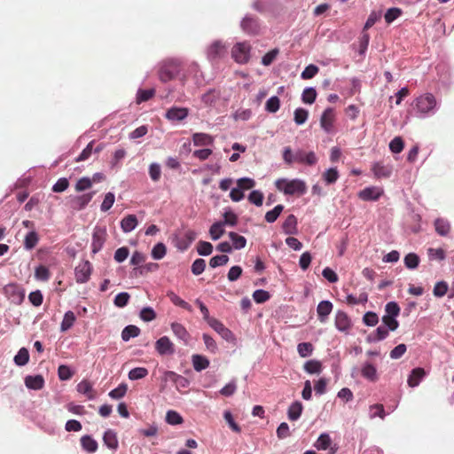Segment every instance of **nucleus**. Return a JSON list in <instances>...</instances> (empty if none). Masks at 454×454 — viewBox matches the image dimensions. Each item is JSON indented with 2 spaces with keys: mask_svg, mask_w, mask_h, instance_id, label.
<instances>
[{
  "mask_svg": "<svg viewBox=\"0 0 454 454\" xmlns=\"http://www.w3.org/2000/svg\"><path fill=\"white\" fill-rule=\"evenodd\" d=\"M333 310V303L329 301H322L318 303L317 308V313L318 319L321 323H325L327 320L328 316Z\"/></svg>",
  "mask_w": 454,
  "mask_h": 454,
  "instance_id": "nucleus-16",
  "label": "nucleus"
},
{
  "mask_svg": "<svg viewBox=\"0 0 454 454\" xmlns=\"http://www.w3.org/2000/svg\"><path fill=\"white\" fill-rule=\"evenodd\" d=\"M4 293L8 295H11L15 300H22L24 297V293L22 289L16 284H9L4 286Z\"/></svg>",
  "mask_w": 454,
  "mask_h": 454,
  "instance_id": "nucleus-28",
  "label": "nucleus"
},
{
  "mask_svg": "<svg viewBox=\"0 0 454 454\" xmlns=\"http://www.w3.org/2000/svg\"><path fill=\"white\" fill-rule=\"evenodd\" d=\"M155 94V90L153 89L149 90H138L137 93L136 101L137 104H141L142 102H145L152 98Z\"/></svg>",
  "mask_w": 454,
  "mask_h": 454,
  "instance_id": "nucleus-45",
  "label": "nucleus"
},
{
  "mask_svg": "<svg viewBox=\"0 0 454 454\" xmlns=\"http://www.w3.org/2000/svg\"><path fill=\"white\" fill-rule=\"evenodd\" d=\"M426 372L423 368L417 367L411 372L408 378V385L411 387H415L419 385L422 379L425 377Z\"/></svg>",
  "mask_w": 454,
  "mask_h": 454,
  "instance_id": "nucleus-20",
  "label": "nucleus"
},
{
  "mask_svg": "<svg viewBox=\"0 0 454 454\" xmlns=\"http://www.w3.org/2000/svg\"><path fill=\"white\" fill-rule=\"evenodd\" d=\"M197 233L192 230H188L184 232V238L179 241V247L186 249L196 239Z\"/></svg>",
  "mask_w": 454,
  "mask_h": 454,
  "instance_id": "nucleus-34",
  "label": "nucleus"
},
{
  "mask_svg": "<svg viewBox=\"0 0 454 454\" xmlns=\"http://www.w3.org/2000/svg\"><path fill=\"white\" fill-rule=\"evenodd\" d=\"M304 370L310 374L320 373L322 371V364L317 360H309L304 364Z\"/></svg>",
  "mask_w": 454,
  "mask_h": 454,
  "instance_id": "nucleus-37",
  "label": "nucleus"
},
{
  "mask_svg": "<svg viewBox=\"0 0 454 454\" xmlns=\"http://www.w3.org/2000/svg\"><path fill=\"white\" fill-rule=\"evenodd\" d=\"M25 385L33 390H41L44 387V379L42 375H28L25 378Z\"/></svg>",
  "mask_w": 454,
  "mask_h": 454,
  "instance_id": "nucleus-19",
  "label": "nucleus"
},
{
  "mask_svg": "<svg viewBox=\"0 0 454 454\" xmlns=\"http://www.w3.org/2000/svg\"><path fill=\"white\" fill-rule=\"evenodd\" d=\"M207 58L210 60H215L223 58L226 55L227 51L225 45L222 42L215 41L207 48Z\"/></svg>",
  "mask_w": 454,
  "mask_h": 454,
  "instance_id": "nucleus-9",
  "label": "nucleus"
},
{
  "mask_svg": "<svg viewBox=\"0 0 454 454\" xmlns=\"http://www.w3.org/2000/svg\"><path fill=\"white\" fill-rule=\"evenodd\" d=\"M192 365L195 371L200 372L209 365V361L200 355H193L192 356Z\"/></svg>",
  "mask_w": 454,
  "mask_h": 454,
  "instance_id": "nucleus-35",
  "label": "nucleus"
},
{
  "mask_svg": "<svg viewBox=\"0 0 454 454\" xmlns=\"http://www.w3.org/2000/svg\"><path fill=\"white\" fill-rule=\"evenodd\" d=\"M308 116V111L303 108H297L294 111V121L298 125L303 124L307 121Z\"/></svg>",
  "mask_w": 454,
  "mask_h": 454,
  "instance_id": "nucleus-63",
  "label": "nucleus"
},
{
  "mask_svg": "<svg viewBox=\"0 0 454 454\" xmlns=\"http://www.w3.org/2000/svg\"><path fill=\"white\" fill-rule=\"evenodd\" d=\"M148 375V370L145 367H136L129 372V379L137 380L145 378Z\"/></svg>",
  "mask_w": 454,
  "mask_h": 454,
  "instance_id": "nucleus-41",
  "label": "nucleus"
},
{
  "mask_svg": "<svg viewBox=\"0 0 454 454\" xmlns=\"http://www.w3.org/2000/svg\"><path fill=\"white\" fill-rule=\"evenodd\" d=\"M283 231L286 234H296L297 230V218L294 215H289L282 224Z\"/></svg>",
  "mask_w": 454,
  "mask_h": 454,
  "instance_id": "nucleus-23",
  "label": "nucleus"
},
{
  "mask_svg": "<svg viewBox=\"0 0 454 454\" xmlns=\"http://www.w3.org/2000/svg\"><path fill=\"white\" fill-rule=\"evenodd\" d=\"M251 45L247 42L237 43L231 49V57L239 64L247 63L250 59Z\"/></svg>",
  "mask_w": 454,
  "mask_h": 454,
  "instance_id": "nucleus-3",
  "label": "nucleus"
},
{
  "mask_svg": "<svg viewBox=\"0 0 454 454\" xmlns=\"http://www.w3.org/2000/svg\"><path fill=\"white\" fill-rule=\"evenodd\" d=\"M214 141V137L207 133H194L192 135V142L195 146L211 145Z\"/></svg>",
  "mask_w": 454,
  "mask_h": 454,
  "instance_id": "nucleus-21",
  "label": "nucleus"
},
{
  "mask_svg": "<svg viewBox=\"0 0 454 454\" xmlns=\"http://www.w3.org/2000/svg\"><path fill=\"white\" fill-rule=\"evenodd\" d=\"M229 237L232 241V246L235 249L244 248L247 245V239L245 237L239 235L236 232L231 231Z\"/></svg>",
  "mask_w": 454,
  "mask_h": 454,
  "instance_id": "nucleus-38",
  "label": "nucleus"
},
{
  "mask_svg": "<svg viewBox=\"0 0 454 454\" xmlns=\"http://www.w3.org/2000/svg\"><path fill=\"white\" fill-rule=\"evenodd\" d=\"M434 228L440 236H447L451 230L450 222L443 218H437L434 221Z\"/></svg>",
  "mask_w": 454,
  "mask_h": 454,
  "instance_id": "nucleus-26",
  "label": "nucleus"
},
{
  "mask_svg": "<svg viewBox=\"0 0 454 454\" xmlns=\"http://www.w3.org/2000/svg\"><path fill=\"white\" fill-rule=\"evenodd\" d=\"M181 62L177 59H168L162 63L159 69V78L162 82H168L180 74Z\"/></svg>",
  "mask_w": 454,
  "mask_h": 454,
  "instance_id": "nucleus-2",
  "label": "nucleus"
},
{
  "mask_svg": "<svg viewBox=\"0 0 454 454\" xmlns=\"http://www.w3.org/2000/svg\"><path fill=\"white\" fill-rule=\"evenodd\" d=\"M155 348L160 355H171L175 352L174 345L167 336H163L156 341Z\"/></svg>",
  "mask_w": 454,
  "mask_h": 454,
  "instance_id": "nucleus-12",
  "label": "nucleus"
},
{
  "mask_svg": "<svg viewBox=\"0 0 454 454\" xmlns=\"http://www.w3.org/2000/svg\"><path fill=\"white\" fill-rule=\"evenodd\" d=\"M104 443L111 450L118 448V439L114 431L108 429L105 432L103 436Z\"/></svg>",
  "mask_w": 454,
  "mask_h": 454,
  "instance_id": "nucleus-27",
  "label": "nucleus"
},
{
  "mask_svg": "<svg viewBox=\"0 0 454 454\" xmlns=\"http://www.w3.org/2000/svg\"><path fill=\"white\" fill-rule=\"evenodd\" d=\"M129 298L130 295L128 293L122 292L115 296L114 303L118 308H123L128 304Z\"/></svg>",
  "mask_w": 454,
  "mask_h": 454,
  "instance_id": "nucleus-59",
  "label": "nucleus"
},
{
  "mask_svg": "<svg viewBox=\"0 0 454 454\" xmlns=\"http://www.w3.org/2000/svg\"><path fill=\"white\" fill-rule=\"evenodd\" d=\"M208 325L217 332L223 339L230 340L232 336L231 332L226 328L223 323H221L218 319L213 318L209 321Z\"/></svg>",
  "mask_w": 454,
  "mask_h": 454,
  "instance_id": "nucleus-22",
  "label": "nucleus"
},
{
  "mask_svg": "<svg viewBox=\"0 0 454 454\" xmlns=\"http://www.w3.org/2000/svg\"><path fill=\"white\" fill-rule=\"evenodd\" d=\"M171 329L177 338H179L183 340H186L188 339L189 333L186 331V329L184 328V326L182 325L181 324L173 323L171 325Z\"/></svg>",
  "mask_w": 454,
  "mask_h": 454,
  "instance_id": "nucleus-43",
  "label": "nucleus"
},
{
  "mask_svg": "<svg viewBox=\"0 0 454 454\" xmlns=\"http://www.w3.org/2000/svg\"><path fill=\"white\" fill-rule=\"evenodd\" d=\"M241 27L244 32L249 35H258L260 25L256 18L246 16L241 21Z\"/></svg>",
  "mask_w": 454,
  "mask_h": 454,
  "instance_id": "nucleus-11",
  "label": "nucleus"
},
{
  "mask_svg": "<svg viewBox=\"0 0 454 454\" xmlns=\"http://www.w3.org/2000/svg\"><path fill=\"white\" fill-rule=\"evenodd\" d=\"M294 161L313 166L317 162V158L313 152L307 153L303 150H297L294 153Z\"/></svg>",
  "mask_w": 454,
  "mask_h": 454,
  "instance_id": "nucleus-10",
  "label": "nucleus"
},
{
  "mask_svg": "<svg viewBox=\"0 0 454 454\" xmlns=\"http://www.w3.org/2000/svg\"><path fill=\"white\" fill-rule=\"evenodd\" d=\"M361 374L364 379L372 382H375L379 379L376 367L369 362H365L362 365Z\"/></svg>",
  "mask_w": 454,
  "mask_h": 454,
  "instance_id": "nucleus-18",
  "label": "nucleus"
},
{
  "mask_svg": "<svg viewBox=\"0 0 454 454\" xmlns=\"http://www.w3.org/2000/svg\"><path fill=\"white\" fill-rule=\"evenodd\" d=\"M94 192L85 193L79 196H70L68 204L74 210L80 211L83 209L92 200Z\"/></svg>",
  "mask_w": 454,
  "mask_h": 454,
  "instance_id": "nucleus-6",
  "label": "nucleus"
},
{
  "mask_svg": "<svg viewBox=\"0 0 454 454\" xmlns=\"http://www.w3.org/2000/svg\"><path fill=\"white\" fill-rule=\"evenodd\" d=\"M224 233L223 223L216 222L209 229V234L213 240L219 239Z\"/></svg>",
  "mask_w": 454,
  "mask_h": 454,
  "instance_id": "nucleus-36",
  "label": "nucleus"
},
{
  "mask_svg": "<svg viewBox=\"0 0 454 454\" xmlns=\"http://www.w3.org/2000/svg\"><path fill=\"white\" fill-rule=\"evenodd\" d=\"M278 54L279 50L277 48L270 51L262 58V64L265 67L270 66L276 60Z\"/></svg>",
  "mask_w": 454,
  "mask_h": 454,
  "instance_id": "nucleus-48",
  "label": "nucleus"
},
{
  "mask_svg": "<svg viewBox=\"0 0 454 454\" xmlns=\"http://www.w3.org/2000/svg\"><path fill=\"white\" fill-rule=\"evenodd\" d=\"M115 200L114 194L113 192H107L105 196V199L101 204V210L103 212L108 211L114 205Z\"/></svg>",
  "mask_w": 454,
  "mask_h": 454,
  "instance_id": "nucleus-64",
  "label": "nucleus"
},
{
  "mask_svg": "<svg viewBox=\"0 0 454 454\" xmlns=\"http://www.w3.org/2000/svg\"><path fill=\"white\" fill-rule=\"evenodd\" d=\"M248 200L250 203L254 204L255 206H262L263 201V193L260 191L254 190L250 192L248 196Z\"/></svg>",
  "mask_w": 454,
  "mask_h": 454,
  "instance_id": "nucleus-62",
  "label": "nucleus"
},
{
  "mask_svg": "<svg viewBox=\"0 0 454 454\" xmlns=\"http://www.w3.org/2000/svg\"><path fill=\"white\" fill-rule=\"evenodd\" d=\"M75 320L76 317L73 311L69 310L66 312L60 325L61 332H67L74 325Z\"/></svg>",
  "mask_w": 454,
  "mask_h": 454,
  "instance_id": "nucleus-31",
  "label": "nucleus"
},
{
  "mask_svg": "<svg viewBox=\"0 0 454 454\" xmlns=\"http://www.w3.org/2000/svg\"><path fill=\"white\" fill-rule=\"evenodd\" d=\"M284 209L283 205H277L272 210H270L265 215V220L267 223H274L278 217L280 215Z\"/></svg>",
  "mask_w": 454,
  "mask_h": 454,
  "instance_id": "nucleus-44",
  "label": "nucleus"
},
{
  "mask_svg": "<svg viewBox=\"0 0 454 454\" xmlns=\"http://www.w3.org/2000/svg\"><path fill=\"white\" fill-rule=\"evenodd\" d=\"M402 12H403L400 8L394 7L388 9L384 15L386 22L388 24L392 23L395 20L401 16Z\"/></svg>",
  "mask_w": 454,
  "mask_h": 454,
  "instance_id": "nucleus-57",
  "label": "nucleus"
},
{
  "mask_svg": "<svg viewBox=\"0 0 454 454\" xmlns=\"http://www.w3.org/2000/svg\"><path fill=\"white\" fill-rule=\"evenodd\" d=\"M334 119L335 114L333 109H325L320 119V125L322 129H324L326 132H330L333 129Z\"/></svg>",
  "mask_w": 454,
  "mask_h": 454,
  "instance_id": "nucleus-13",
  "label": "nucleus"
},
{
  "mask_svg": "<svg viewBox=\"0 0 454 454\" xmlns=\"http://www.w3.org/2000/svg\"><path fill=\"white\" fill-rule=\"evenodd\" d=\"M39 238L35 231L28 232L24 240V247L27 250L33 249L38 243Z\"/></svg>",
  "mask_w": 454,
  "mask_h": 454,
  "instance_id": "nucleus-42",
  "label": "nucleus"
},
{
  "mask_svg": "<svg viewBox=\"0 0 454 454\" xmlns=\"http://www.w3.org/2000/svg\"><path fill=\"white\" fill-rule=\"evenodd\" d=\"M166 246L163 243H158L152 250V257L155 260H160L166 255Z\"/></svg>",
  "mask_w": 454,
  "mask_h": 454,
  "instance_id": "nucleus-50",
  "label": "nucleus"
},
{
  "mask_svg": "<svg viewBox=\"0 0 454 454\" xmlns=\"http://www.w3.org/2000/svg\"><path fill=\"white\" fill-rule=\"evenodd\" d=\"M384 191L382 188L378 186H370L361 190L358 192V197L364 201H375L378 200L383 194Z\"/></svg>",
  "mask_w": 454,
  "mask_h": 454,
  "instance_id": "nucleus-7",
  "label": "nucleus"
},
{
  "mask_svg": "<svg viewBox=\"0 0 454 454\" xmlns=\"http://www.w3.org/2000/svg\"><path fill=\"white\" fill-rule=\"evenodd\" d=\"M165 374L168 380L175 382L177 386L182 387H186L188 386L189 382H188L187 379H185L184 377L178 375L176 372H171V371L166 372Z\"/></svg>",
  "mask_w": 454,
  "mask_h": 454,
  "instance_id": "nucleus-39",
  "label": "nucleus"
},
{
  "mask_svg": "<svg viewBox=\"0 0 454 454\" xmlns=\"http://www.w3.org/2000/svg\"><path fill=\"white\" fill-rule=\"evenodd\" d=\"M188 115V109L184 107H172L168 109L165 117L171 121H183Z\"/></svg>",
  "mask_w": 454,
  "mask_h": 454,
  "instance_id": "nucleus-14",
  "label": "nucleus"
},
{
  "mask_svg": "<svg viewBox=\"0 0 454 454\" xmlns=\"http://www.w3.org/2000/svg\"><path fill=\"white\" fill-rule=\"evenodd\" d=\"M314 347L310 342H301L297 346V351L300 356L307 357L312 354Z\"/></svg>",
  "mask_w": 454,
  "mask_h": 454,
  "instance_id": "nucleus-46",
  "label": "nucleus"
},
{
  "mask_svg": "<svg viewBox=\"0 0 454 454\" xmlns=\"http://www.w3.org/2000/svg\"><path fill=\"white\" fill-rule=\"evenodd\" d=\"M213 251V246L207 241H200L197 245V252L200 255H209Z\"/></svg>",
  "mask_w": 454,
  "mask_h": 454,
  "instance_id": "nucleus-56",
  "label": "nucleus"
},
{
  "mask_svg": "<svg viewBox=\"0 0 454 454\" xmlns=\"http://www.w3.org/2000/svg\"><path fill=\"white\" fill-rule=\"evenodd\" d=\"M382 322L383 325L386 326L389 331H395L399 326L398 321L395 319V317L391 316H383Z\"/></svg>",
  "mask_w": 454,
  "mask_h": 454,
  "instance_id": "nucleus-61",
  "label": "nucleus"
},
{
  "mask_svg": "<svg viewBox=\"0 0 454 454\" xmlns=\"http://www.w3.org/2000/svg\"><path fill=\"white\" fill-rule=\"evenodd\" d=\"M427 254L430 260L442 261L445 259V251L442 248H428Z\"/></svg>",
  "mask_w": 454,
  "mask_h": 454,
  "instance_id": "nucleus-60",
  "label": "nucleus"
},
{
  "mask_svg": "<svg viewBox=\"0 0 454 454\" xmlns=\"http://www.w3.org/2000/svg\"><path fill=\"white\" fill-rule=\"evenodd\" d=\"M106 231L103 228H96L94 230L93 235H92V241H91V250L92 253L96 254L98 251L101 250L103 247L106 239Z\"/></svg>",
  "mask_w": 454,
  "mask_h": 454,
  "instance_id": "nucleus-8",
  "label": "nucleus"
},
{
  "mask_svg": "<svg viewBox=\"0 0 454 454\" xmlns=\"http://www.w3.org/2000/svg\"><path fill=\"white\" fill-rule=\"evenodd\" d=\"M166 421L169 425H180L184 422V419L178 412L168 411L166 414Z\"/></svg>",
  "mask_w": 454,
  "mask_h": 454,
  "instance_id": "nucleus-49",
  "label": "nucleus"
},
{
  "mask_svg": "<svg viewBox=\"0 0 454 454\" xmlns=\"http://www.w3.org/2000/svg\"><path fill=\"white\" fill-rule=\"evenodd\" d=\"M419 257L414 253H410L404 257V264L408 269H416L419 266Z\"/></svg>",
  "mask_w": 454,
  "mask_h": 454,
  "instance_id": "nucleus-52",
  "label": "nucleus"
},
{
  "mask_svg": "<svg viewBox=\"0 0 454 454\" xmlns=\"http://www.w3.org/2000/svg\"><path fill=\"white\" fill-rule=\"evenodd\" d=\"M92 272V265L89 261L81 262L74 269L75 280L77 283H86L89 281Z\"/></svg>",
  "mask_w": 454,
  "mask_h": 454,
  "instance_id": "nucleus-4",
  "label": "nucleus"
},
{
  "mask_svg": "<svg viewBox=\"0 0 454 454\" xmlns=\"http://www.w3.org/2000/svg\"><path fill=\"white\" fill-rule=\"evenodd\" d=\"M279 107L280 100L277 96L270 98L265 104V109L269 113H276L278 111Z\"/></svg>",
  "mask_w": 454,
  "mask_h": 454,
  "instance_id": "nucleus-51",
  "label": "nucleus"
},
{
  "mask_svg": "<svg viewBox=\"0 0 454 454\" xmlns=\"http://www.w3.org/2000/svg\"><path fill=\"white\" fill-rule=\"evenodd\" d=\"M332 443V440L327 434H322L317 438L315 446L317 450H327Z\"/></svg>",
  "mask_w": 454,
  "mask_h": 454,
  "instance_id": "nucleus-47",
  "label": "nucleus"
},
{
  "mask_svg": "<svg viewBox=\"0 0 454 454\" xmlns=\"http://www.w3.org/2000/svg\"><path fill=\"white\" fill-rule=\"evenodd\" d=\"M335 326L340 332H348L350 329L351 322L345 312L337 311L335 315Z\"/></svg>",
  "mask_w": 454,
  "mask_h": 454,
  "instance_id": "nucleus-15",
  "label": "nucleus"
},
{
  "mask_svg": "<svg viewBox=\"0 0 454 454\" xmlns=\"http://www.w3.org/2000/svg\"><path fill=\"white\" fill-rule=\"evenodd\" d=\"M77 391L85 395L88 399L90 400H92L94 399L95 397V395H94V392H93V388H92V385L90 384V381L84 380H82L78 385H77Z\"/></svg>",
  "mask_w": 454,
  "mask_h": 454,
  "instance_id": "nucleus-29",
  "label": "nucleus"
},
{
  "mask_svg": "<svg viewBox=\"0 0 454 454\" xmlns=\"http://www.w3.org/2000/svg\"><path fill=\"white\" fill-rule=\"evenodd\" d=\"M404 143L401 137H395L389 143V149L394 153H399L403 150Z\"/></svg>",
  "mask_w": 454,
  "mask_h": 454,
  "instance_id": "nucleus-53",
  "label": "nucleus"
},
{
  "mask_svg": "<svg viewBox=\"0 0 454 454\" xmlns=\"http://www.w3.org/2000/svg\"><path fill=\"white\" fill-rule=\"evenodd\" d=\"M278 191L283 192L286 195H298L304 194L307 191L306 184L300 179H278L275 183Z\"/></svg>",
  "mask_w": 454,
  "mask_h": 454,
  "instance_id": "nucleus-1",
  "label": "nucleus"
},
{
  "mask_svg": "<svg viewBox=\"0 0 454 454\" xmlns=\"http://www.w3.org/2000/svg\"><path fill=\"white\" fill-rule=\"evenodd\" d=\"M372 170L377 178H387L392 174V167L390 165H384L382 162H375L372 165Z\"/></svg>",
  "mask_w": 454,
  "mask_h": 454,
  "instance_id": "nucleus-17",
  "label": "nucleus"
},
{
  "mask_svg": "<svg viewBox=\"0 0 454 454\" xmlns=\"http://www.w3.org/2000/svg\"><path fill=\"white\" fill-rule=\"evenodd\" d=\"M237 186L244 192L254 188L255 186V181L249 177H242L237 180Z\"/></svg>",
  "mask_w": 454,
  "mask_h": 454,
  "instance_id": "nucleus-58",
  "label": "nucleus"
},
{
  "mask_svg": "<svg viewBox=\"0 0 454 454\" xmlns=\"http://www.w3.org/2000/svg\"><path fill=\"white\" fill-rule=\"evenodd\" d=\"M302 409L301 403L298 401L293 403L288 409V419L293 421L297 420L301 415Z\"/></svg>",
  "mask_w": 454,
  "mask_h": 454,
  "instance_id": "nucleus-30",
  "label": "nucleus"
},
{
  "mask_svg": "<svg viewBox=\"0 0 454 454\" xmlns=\"http://www.w3.org/2000/svg\"><path fill=\"white\" fill-rule=\"evenodd\" d=\"M338 178L339 173L335 168H329L323 174V179L327 184L335 183Z\"/></svg>",
  "mask_w": 454,
  "mask_h": 454,
  "instance_id": "nucleus-54",
  "label": "nucleus"
},
{
  "mask_svg": "<svg viewBox=\"0 0 454 454\" xmlns=\"http://www.w3.org/2000/svg\"><path fill=\"white\" fill-rule=\"evenodd\" d=\"M137 218L135 215H128L121 221V228L123 232H130L137 227Z\"/></svg>",
  "mask_w": 454,
  "mask_h": 454,
  "instance_id": "nucleus-24",
  "label": "nucleus"
},
{
  "mask_svg": "<svg viewBox=\"0 0 454 454\" xmlns=\"http://www.w3.org/2000/svg\"><path fill=\"white\" fill-rule=\"evenodd\" d=\"M167 296L169 298V300L171 301V302L173 304H175L176 306H178L182 309H184L188 311H191L192 310V307L191 305L185 301L184 300H183L182 298H180L177 294H176L174 292L170 291V292H168L167 294Z\"/></svg>",
  "mask_w": 454,
  "mask_h": 454,
  "instance_id": "nucleus-33",
  "label": "nucleus"
},
{
  "mask_svg": "<svg viewBox=\"0 0 454 454\" xmlns=\"http://www.w3.org/2000/svg\"><path fill=\"white\" fill-rule=\"evenodd\" d=\"M140 334V329L133 325L126 326L121 332V339L128 341L130 338L137 337Z\"/></svg>",
  "mask_w": 454,
  "mask_h": 454,
  "instance_id": "nucleus-32",
  "label": "nucleus"
},
{
  "mask_svg": "<svg viewBox=\"0 0 454 454\" xmlns=\"http://www.w3.org/2000/svg\"><path fill=\"white\" fill-rule=\"evenodd\" d=\"M127 390L128 386L126 384H120L116 388L109 392V396L113 399H121L126 395Z\"/></svg>",
  "mask_w": 454,
  "mask_h": 454,
  "instance_id": "nucleus-55",
  "label": "nucleus"
},
{
  "mask_svg": "<svg viewBox=\"0 0 454 454\" xmlns=\"http://www.w3.org/2000/svg\"><path fill=\"white\" fill-rule=\"evenodd\" d=\"M29 353L26 348H21L14 356V362L19 366H23L28 363Z\"/></svg>",
  "mask_w": 454,
  "mask_h": 454,
  "instance_id": "nucleus-40",
  "label": "nucleus"
},
{
  "mask_svg": "<svg viewBox=\"0 0 454 454\" xmlns=\"http://www.w3.org/2000/svg\"><path fill=\"white\" fill-rule=\"evenodd\" d=\"M81 445L82 448L89 452L94 453L97 451L98 444L96 440H94L90 435H83L81 437Z\"/></svg>",
  "mask_w": 454,
  "mask_h": 454,
  "instance_id": "nucleus-25",
  "label": "nucleus"
},
{
  "mask_svg": "<svg viewBox=\"0 0 454 454\" xmlns=\"http://www.w3.org/2000/svg\"><path fill=\"white\" fill-rule=\"evenodd\" d=\"M436 106V100L432 94H424L417 98L416 107L420 113H428Z\"/></svg>",
  "mask_w": 454,
  "mask_h": 454,
  "instance_id": "nucleus-5",
  "label": "nucleus"
}]
</instances>
